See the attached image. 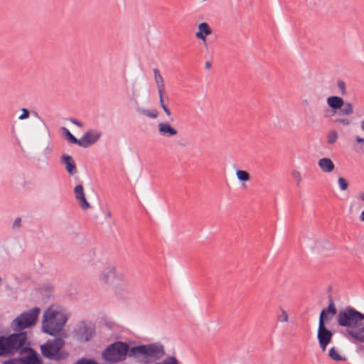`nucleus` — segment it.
I'll return each instance as SVG.
<instances>
[{"mask_svg":"<svg viewBox=\"0 0 364 364\" xmlns=\"http://www.w3.org/2000/svg\"><path fill=\"white\" fill-rule=\"evenodd\" d=\"M102 136V132L101 130L90 129L85 132L80 138V143H79V146L83 148H87L97 143Z\"/></svg>","mask_w":364,"mask_h":364,"instance_id":"9","label":"nucleus"},{"mask_svg":"<svg viewBox=\"0 0 364 364\" xmlns=\"http://www.w3.org/2000/svg\"><path fill=\"white\" fill-rule=\"evenodd\" d=\"M26 339L27 336L25 332L14 333L6 338H0V356L18 350L23 347Z\"/></svg>","mask_w":364,"mask_h":364,"instance_id":"5","label":"nucleus"},{"mask_svg":"<svg viewBox=\"0 0 364 364\" xmlns=\"http://www.w3.org/2000/svg\"><path fill=\"white\" fill-rule=\"evenodd\" d=\"M291 176L294 180L296 186H299L302 182L303 178L301 173L298 170H293Z\"/></svg>","mask_w":364,"mask_h":364,"instance_id":"28","label":"nucleus"},{"mask_svg":"<svg viewBox=\"0 0 364 364\" xmlns=\"http://www.w3.org/2000/svg\"><path fill=\"white\" fill-rule=\"evenodd\" d=\"M328 105L333 109H338L344 105L343 100L338 96L328 97L326 100Z\"/></svg>","mask_w":364,"mask_h":364,"instance_id":"19","label":"nucleus"},{"mask_svg":"<svg viewBox=\"0 0 364 364\" xmlns=\"http://www.w3.org/2000/svg\"><path fill=\"white\" fill-rule=\"evenodd\" d=\"M328 355L335 361H342L346 360V358L341 355L339 350L336 347H332L329 349Z\"/></svg>","mask_w":364,"mask_h":364,"instance_id":"22","label":"nucleus"},{"mask_svg":"<svg viewBox=\"0 0 364 364\" xmlns=\"http://www.w3.org/2000/svg\"><path fill=\"white\" fill-rule=\"evenodd\" d=\"M341 109V114L343 115H349L353 112V105L350 102H344V105Z\"/></svg>","mask_w":364,"mask_h":364,"instance_id":"27","label":"nucleus"},{"mask_svg":"<svg viewBox=\"0 0 364 364\" xmlns=\"http://www.w3.org/2000/svg\"><path fill=\"white\" fill-rule=\"evenodd\" d=\"M73 191H74L75 199L77 200L79 206L83 210H87V209H89L91 207V205H90V203L87 200L84 188H83L82 185H81V184L77 185L74 188Z\"/></svg>","mask_w":364,"mask_h":364,"instance_id":"11","label":"nucleus"},{"mask_svg":"<svg viewBox=\"0 0 364 364\" xmlns=\"http://www.w3.org/2000/svg\"><path fill=\"white\" fill-rule=\"evenodd\" d=\"M136 349V348H132V350L133 352H134Z\"/></svg>","mask_w":364,"mask_h":364,"instance_id":"44","label":"nucleus"},{"mask_svg":"<svg viewBox=\"0 0 364 364\" xmlns=\"http://www.w3.org/2000/svg\"><path fill=\"white\" fill-rule=\"evenodd\" d=\"M235 174L237 179L240 181L246 182L250 179V174L246 171L238 170Z\"/></svg>","mask_w":364,"mask_h":364,"instance_id":"25","label":"nucleus"},{"mask_svg":"<svg viewBox=\"0 0 364 364\" xmlns=\"http://www.w3.org/2000/svg\"><path fill=\"white\" fill-rule=\"evenodd\" d=\"M66 321L67 317L60 307L50 306L43 314V331L50 336H54L62 330Z\"/></svg>","mask_w":364,"mask_h":364,"instance_id":"2","label":"nucleus"},{"mask_svg":"<svg viewBox=\"0 0 364 364\" xmlns=\"http://www.w3.org/2000/svg\"><path fill=\"white\" fill-rule=\"evenodd\" d=\"M317 338L322 351H326L327 346L332 341L333 333L326 328L322 316L319 318Z\"/></svg>","mask_w":364,"mask_h":364,"instance_id":"8","label":"nucleus"},{"mask_svg":"<svg viewBox=\"0 0 364 364\" xmlns=\"http://www.w3.org/2000/svg\"><path fill=\"white\" fill-rule=\"evenodd\" d=\"M334 122L343 126H348L351 123L350 120L348 118H337Z\"/></svg>","mask_w":364,"mask_h":364,"instance_id":"33","label":"nucleus"},{"mask_svg":"<svg viewBox=\"0 0 364 364\" xmlns=\"http://www.w3.org/2000/svg\"><path fill=\"white\" fill-rule=\"evenodd\" d=\"M158 133L164 137H173L178 134V131L168 122H160L158 123Z\"/></svg>","mask_w":364,"mask_h":364,"instance_id":"13","label":"nucleus"},{"mask_svg":"<svg viewBox=\"0 0 364 364\" xmlns=\"http://www.w3.org/2000/svg\"><path fill=\"white\" fill-rule=\"evenodd\" d=\"M4 364H23V363L21 358H14L4 361Z\"/></svg>","mask_w":364,"mask_h":364,"instance_id":"34","label":"nucleus"},{"mask_svg":"<svg viewBox=\"0 0 364 364\" xmlns=\"http://www.w3.org/2000/svg\"><path fill=\"white\" fill-rule=\"evenodd\" d=\"M147 27H148V30H149V29H150V28H151V25H150V24H148V25H147Z\"/></svg>","mask_w":364,"mask_h":364,"instance_id":"45","label":"nucleus"},{"mask_svg":"<svg viewBox=\"0 0 364 364\" xmlns=\"http://www.w3.org/2000/svg\"><path fill=\"white\" fill-rule=\"evenodd\" d=\"M339 326L346 327V334L354 341L364 343V314L348 307L337 316Z\"/></svg>","mask_w":364,"mask_h":364,"instance_id":"1","label":"nucleus"},{"mask_svg":"<svg viewBox=\"0 0 364 364\" xmlns=\"http://www.w3.org/2000/svg\"><path fill=\"white\" fill-rule=\"evenodd\" d=\"M318 166L325 173L332 172L335 166L333 162L328 158H322L318 160Z\"/></svg>","mask_w":364,"mask_h":364,"instance_id":"18","label":"nucleus"},{"mask_svg":"<svg viewBox=\"0 0 364 364\" xmlns=\"http://www.w3.org/2000/svg\"><path fill=\"white\" fill-rule=\"evenodd\" d=\"M94 334V329L91 326H83L78 330V339L82 342H87L93 337Z\"/></svg>","mask_w":364,"mask_h":364,"instance_id":"16","label":"nucleus"},{"mask_svg":"<svg viewBox=\"0 0 364 364\" xmlns=\"http://www.w3.org/2000/svg\"><path fill=\"white\" fill-rule=\"evenodd\" d=\"M154 80L158 89V92H164L165 85L162 75L158 69H154Z\"/></svg>","mask_w":364,"mask_h":364,"instance_id":"20","label":"nucleus"},{"mask_svg":"<svg viewBox=\"0 0 364 364\" xmlns=\"http://www.w3.org/2000/svg\"><path fill=\"white\" fill-rule=\"evenodd\" d=\"M211 34L212 29L210 25L206 22H201L197 26L195 36L197 39L201 41L205 47H207V37Z\"/></svg>","mask_w":364,"mask_h":364,"instance_id":"10","label":"nucleus"},{"mask_svg":"<svg viewBox=\"0 0 364 364\" xmlns=\"http://www.w3.org/2000/svg\"><path fill=\"white\" fill-rule=\"evenodd\" d=\"M359 219L360 221L363 222L364 221V210L362 211V213H360V216H359Z\"/></svg>","mask_w":364,"mask_h":364,"instance_id":"40","label":"nucleus"},{"mask_svg":"<svg viewBox=\"0 0 364 364\" xmlns=\"http://www.w3.org/2000/svg\"><path fill=\"white\" fill-rule=\"evenodd\" d=\"M63 132L65 134L68 140L73 144H77L79 146V143H80V139H77L74 135H73L70 132L66 129L63 128Z\"/></svg>","mask_w":364,"mask_h":364,"instance_id":"24","label":"nucleus"},{"mask_svg":"<svg viewBox=\"0 0 364 364\" xmlns=\"http://www.w3.org/2000/svg\"><path fill=\"white\" fill-rule=\"evenodd\" d=\"M164 92H159V104L162 109L164 110V113L167 117H170L171 115L170 109L168 108V107L164 104Z\"/></svg>","mask_w":364,"mask_h":364,"instance_id":"26","label":"nucleus"},{"mask_svg":"<svg viewBox=\"0 0 364 364\" xmlns=\"http://www.w3.org/2000/svg\"><path fill=\"white\" fill-rule=\"evenodd\" d=\"M359 198L360 200L364 201V191L359 194Z\"/></svg>","mask_w":364,"mask_h":364,"instance_id":"42","label":"nucleus"},{"mask_svg":"<svg viewBox=\"0 0 364 364\" xmlns=\"http://www.w3.org/2000/svg\"><path fill=\"white\" fill-rule=\"evenodd\" d=\"M336 314V309L333 300L331 299L328 303V306L327 309H323L320 314L319 318H323V321L328 318H331Z\"/></svg>","mask_w":364,"mask_h":364,"instance_id":"17","label":"nucleus"},{"mask_svg":"<svg viewBox=\"0 0 364 364\" xmlns=\"http://www.w3.org/2000/svg\"><path fill=\"white\" fill-rule=\"evenodd\" d=\"M23 364H41L42 360L39 355L33 349L27 348L20 358Z\"/></svg>","mask_w":364,"mask_h":364,"instance_id":"12","label":"nucleus"},{"mask_svg":"<svg viewBox=\"0 0 364 364\" xmlns=\"http://www.w3.org/2000/svg\"><path fill=\"white\" fill-rule=\"evenodd\" d=\"M75 364H97V363L91 360L81 359L79 360Z\"/></svg>","mask_w":364,"mask_h":364,"instance_id":"36","label":"nucleus"},{"mask_svg":"<svg viewBox=\"0 0 364 364\" xmlns=\"http://www.w3.org/2000/svg\"><path fill=\"white\" fill-rule=\"evenodd\" d=\"M205 67L206 69H210L211 67V63L209 61L205 62Z\"/></svg>","mask_w":364,"mask_h":364,"instance_id":"41","label":"nucleus"},{"mask_svg":"<svg viewBox=\"0 0 364 364\" xmlns=\"http://www.w3.org/2000/svg\"><path fill=\"white\" fill-rule=\"evenodd\" d=\"M360 129L364 132V119L360 122Z\"/></svg>","mask_w":364,"mask_h":364,"instance_id":"43","label":"nucleus"},{"mask_svg":"<svg viewBox=\"0 0 364 364\" xmlns=\"http://www.w3.org/2000/svg\"><path fill=\"white\" fill-rule=\"evenodd\" d=\"M140 112L142 114H144L148 117L153 118V119L156 118L159 115L158 111L155 109H141L140 111Z\"/></svg>","mask_w":364,"mask_h":364,"instance_id":"29","label":"nucleus"},{"mask_svg":"<svg viewBox=\"0 0 364 364\" xmlns=\"http://www.w3.org/2000/svg\"><path fill=\"white\" fill-rule=\"evenodd\" d=\"M62 163L65 164L68 173L73 176L77 173V167L74 159L69 155H63Z\"/></svg>","mask_w":364,"mask_h":364,"instance_id":"15","label":"nucleus"},{"mask_svg":"<svg viewBox=\"0 0 364 364\" xmlns=\"http://www.w3.org/2000/svg\"><path fill=\"white\" fill-rule=\"evenodd\" d=\"M338 183L341 191H346L348 188V183L343 177H339L338 179Z\"/></svg>","mask_w":364,"mask_h":364,"instance_id":"32","label":"nucleus"},{"mask_svg":"<svg viewBox=\"0 0 364 364\" xmlns=\"http://www.w3.org/2000/svg\"><path fill=\"white\" fill-rule=\"evenodd\" d=\"M278 321L281 323L288 322L289 321V315L287 311L283 309L279 310V313L277 316Z\"/></svg>","mask_w":364,"mask_h":364,"instance_id":"30","label":"nucleus"},{"mask_svg":"<svg viewBox=\"0 0 364 364\" xmlns=\"http://www.w3.org/2000/svg\"><path fill=\"white\" fill-rule=\"evenodd\" d=\"M64 345L65 342L62 338L48 340L41 346V351L46 358L60 360L68 356V354L63 350Z\"/></svg>","mask_w":364,"mask_h":364,"instance_id":"4","label":"nucleus"},{"mask_svg":"<svg viewBox=\"0 0 364 364\" xmlns=\"http://www.w3.org/2000/svg\"><path fill=\"white\" fill-rule=\"evenodd\" d=\"M156 364H179V362L176 357L170 356Z\"/></svg>","mask_w":364,"mask_h":364,"instance_id":"31","label":"nucleus"},{"mask_svg":"<svg viewBox=\"0 0 364 364\" xmlns=\"http://www.w3.org/2000/svg\"><path fill=\"white\" fill-rule=\"evenodd\" d=\"M70 121H71V122H72L73 124H75V125L77 126L78 127H80V128L83 127V124H82V122H79V121H77V119H71V120H70Z\"/></svg>","mask_w":364,"mask_h":364,"instance_id":"39","label":"nucleus"},{"mask_svg":"<svg viewBox=\"0 0 364 364\" xmlns=\"http://www.w3.org/2000/svg\"><path fill=\"white\" fill-rule=\"evenodd\" d=\"M21 225V219L20 218H17L14 223H13V228H19Z\"/></svg>","mask_w":364,"mask_h":364,"instance_id":"37","label":"nucleus"},{"mask_svg":"<svg viewBox=\"0 0 364 364\" xmlns=\"http://www.w3.org/2000/svg\"><path fill=\"white\" fill-rule=\"evenodd\" d=\"M338 87L341 90V93H343V94L345 93L346 85L343 81H339L338 82Z\"/></svg>","mask_w":364,"mask_h":364,"instance_id":"38","label":"nucleus"},{"mask_svg":"<svg viewBox=\"0 0 364 364\" xmlns=\"http://www.w3.org/2000/svg\"><path fill=\"white\" fill-rule=\"evenodd\" d=\"M327 143L328 144H333L338 139V134L337 131L332 129L329 131L326 135Z\"/></svg>","mask_w":364,"mask_h":364,"instance_id":"23","label":"nucleus"},{"mask_svg":"<svg viewBox=\"0 0 364 364\" xmlns=\"http://www.w3.org/2000/svg\"><path fill=\"white\" fill-rule=\"evenodd\" d=\"M164 355V348L159 343L138 345V364H152Z\"/></svg>","mask_w":364,"mask_h":364,"instance_id":"3","label":"nucleus"},{"mask_svg":"<svg viewBox=\"0 0 364 364\" xmlns=\"http://www.w3.org/2000/svg\"><path fill=\"white\" fill-rule=\"evenodd\" d=\"M354 150L358 154H364V138L357 135L355 136Z\"/></svg>","mask_w":364,"mask_h":364,"instance_id":"21","label":"nucleus"},{"mask_svg":"<svg viewBox=\"0 0 364 364\" xmlns=\"http://www.w3.org/2000/svg\"><path fill=\"white\" fill-rule=\"evenodd\" d=\"M39 313L40 309L37 307L23 312L13 321V328L16 331H18L34 325L36 322Z\"/></svg>","mask_w":364,"mask_h":364,"instance_id":"7","label":"nucleus"},{"mask_svg":"<svg viewBox=\"0 0 364 364\" xmlns=\"http://www.w3.org/2000/svg\"><path fill=\"white\" fill-rule=\"evenodd\" d=\"M21 114L18 117V119L21 120L25 119L28 118L29 117V112L26 109H21Z\"/></svg>","mask_w":364,"mask_h":364,"instance_id":"35","label":"nucleus"},{"mask_svg":"<svg viewBox=\"0 0 364 364\" xmlns=\"http://www.w3.org/2000/svg\"><path fill=\"white\" fill-rule=\"evenodd\" d=\"M114 278V269L110 266L105 267L99 276L100 281L105 284H112Z\"/></svg>","mask_w":364,"mask_h":364,"instance_id":"14","label":"nucleus"},{"mask_svg":"<svg viewBox=\"0 0 364 364\" xmlns=\"http://www.w3.org/2000/svg\"><path fill=\"white\" fill-rule=\"evenodd\" d=\"M129 346L122 342H115L108 346L102 353L103 358L109 362H119L126 358Z\"/></svg>","mask_w":364,"mask_h":364,"instance_id":"6","label":"nucleus"}]
</instances>
